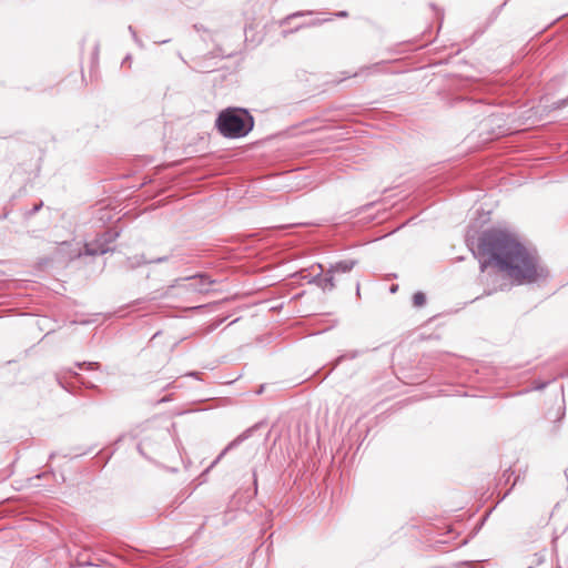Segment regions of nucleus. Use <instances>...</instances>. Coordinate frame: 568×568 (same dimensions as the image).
I'll return each mask as SVG.
<instances>
[{
  "mask_svg": "<svg viewBox=\"0 0 568 568\" xmlns=\"http://www.w3.org/2000/svg\"><path fill=\"white\" fill-rule=\"evenodd\" d=\"M470 246L481 273L494 271L515 284L531 283L544 275L537 255L507 229L485 230L473 237Z\"/></svg>",
  "mask_w": 568,
  "mask_h": 568,
  "instance_id": "nucleus-1",
  "label": "nucleus"
},
{
  "mask_svg": "<svg viewBox=\"0 0 568 568\" xmlns=\"http://www.w3.org/2000/svg\"><path fill=\"white\" fill-rule=\"evenodd\" d=\"M254 126V119L248 111L240 108H229L216 119V128L227 139L244 138Z\"/></svg>",
  "mask_w": 568,
  "mask_h": 568,
  "instance_id": "nucleus-2",
  "label": "nucleus"
},
{
  "mask_svg": "<svg viewBox=\"0 0 568 568\" xmlns=\"http://www.w3.org/2000/svg\"><path fill=\"white\" fill-rule=\"evenodd\" d=\"M525 568H548L546 557L544 554H532L527 556L523 562Z\"/></svg>",
  "mask_w": 568,
  "mask_h": 568,
  "instance_id": "nucleus-3",
  "label": "nucleus"
},
{
  "mask_svg": "<svg viewBox=\"0 0 568 568\" xmlns=\"http://www.w3.org/2000/svg\"><path fill=\"white\" fill-rule=\"evenodd\" d=\"M213 282L203 275L193 276L190 278L189 287L199 291L200 293H207Z\"/></svg>",
  "mask_w": 568,
  "mask_h": 568,
  "instance_id": "nucleus-4",
  "label": "nucleus"
},
{
  "mask_svg": "<svg viewBox=\"0 0 568 568\" xmlns=\"http://www.w3.org/2000/svg\"><path fill=\"white\" fill-rule=\"evenodd\" d=\"M426 302V296L422 292H417L413 295V304L416 307H422Z\"/></svg>",
  "mask_w": 568,
  "mask_h": 568,
  "instance_id": "nucleus-5",
  "label": "nucleus"
},
{
  "mask_svg": "<svg viewBox=\"0 0 568 568\" xmlns=\"http://www.w3.org/2000/svg\"><path fill=\"white\" fill-rule=\"evenodd\" d=\"M304 14H305V12H302V11H300V12H295V13H293V14H291V16L286 17V18L283 20V22H282V23H285L286 21H288V20H290V19H292V18H295V17H302V16H304Z\"/></svg>",
  "mask_w": 568,
  "mask_h": 568,
  "instance_id": "nucleus-6",
  "label": "nucleus"
},
{
  "mask_svg": "<svg viewBox=\"0 0 568 568\" xmlns=\"http://www.w3.org/2000/svg\"><path fill=\"white\" fill-rule=\"evenodd\" d=\"M337 17H346L347 16V12L346 11H341L336 14Z\"/></svg>",
  "mask_w": 568,
  "mask_h": 568,
  "instance_id": "nucleus-7",
  "label": "nucleus"
},
{
  "mask_svg": "<svg viewBox=\"0 0 568 568\" xmlns=\"http://www.w3.org/2000/svg\"><path fill=\"white\" fill-rule=\"evenodd\" d=\"M129 30L135 37V31L133 30V28L131 26L129 27Z\"/></svg>",
  "mask_w": 568,
  "mask_h": 568,
  "instance_id": "nucleus-8",
  "label": "nucleus"
},
{
  "mask_svg": "<svg viewBox=\"0 0 568 568\" xmlns=\"http://www.w3.org/2000/svg\"><path fill=\"white\" fill-rule=\"evenodd\" d=\"M349 267L347 265L343 266V271H347Z\"/></svg>",
  "mask_w": 568,
  "mask_h": 568,
  "instance_id": "nucleus-9",
  "label": "nucleus"
}]
</instances>
